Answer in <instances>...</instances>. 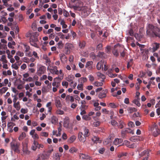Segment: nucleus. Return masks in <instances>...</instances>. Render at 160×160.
Masks as SVG:
<instances>
[{"label": "nucleus", "instance_id": "nucleus-27", "mask_svg": "<svg viewBox=\"0 0 160 160\" xmlns=\"http://www.w3.org/2000/svg\"><path fill=\"white\" fill-rule=\"evenodd\" d=\"M82 118L86 121H89L91 119V118L88 115H84L82 116Z\"/></svg>", "mask_w": 160, "mask_h": 160}, {"label": "nucleus", "instance_id": "nucleus-24", "mask_svg": "<svg viewBox=\"0 0 160 160\" xmlns=\"http://www.w3.org/2000/svg\"><path fill=\"white\" fill-rule=\"evenodd\" d=\"M152 134L154 137L157 136L158 135L160 134V129H156L155 131L153 132Z\"/></svg>", "mask_w": 160, "mask_h": 160}, {"label": "nucleus", "instance_id": "nucleus-42", "mask_svg": "<svg viewBox=\"0 0 160 160\" xmlns=\"http://www.w3.org/2000/svg\"><path fill=\"white\" fill-rule=\"evenodd\" d=\"M14 107L17 110H18L20 109V107L19 102H18L17 103H14Z\"/></svg>", "mask_w": 160, "mask_h": 160}, {"label": "nucleus", "instance_id": "nucleus-55", "mask_svg": "<svg viewBox=\"0 0 160 160\" xmlns=\"http://www.w3.org/2000/svg\"><path fill=\"white\" fill-rule=\"evenodd\" d=\"M12 67L15 70H17L18 68V64H17V63H15L14 64H12Z\"/></svg>", "mask_w": 160, "mask_h": 160}, {"label": "nucleus", "instance_id": "nucleus-40", "mask_svg": "<svg viewBox=\"0 0 160 160\" xmlns=\"http://www.w3.org/2000/svg\"><path fill=\"white\" fill-rule=\"evenodd\" d=\"M76 138L75 136H72L70 138L68 142L70 143H72L75 140Z\"/></svg>", "mask_w": 160, "mask_h": 160}, {"label": "nucleus", "instance_id": "nucleus-59", "mask_svg": "<svg viewBox=\"0 0 160 160\" xmlns=\"http://www.w3.org/2000/svg\"><path fill=\"white\" fill-rule=\"evenodd\" d=\"M126 129L127 130L128 133H131L132 134H134V132L133 130L129 128H126Z\"/></svg>", "mask_w": 160, "mask_h": 160}, {"label": "nucleus", "instance_id": "nucleus-13", "mask_svg": "<svg viewBox=\"0 0 160 160\" xmlns=\"http://www.w3.org/2000/svg\"><path fill=\"white\" fill-rule=\"evenodd\" d=\"M92 140L95 143H100L101 142V141L99 140V138L98 137L96 136H94L92 138Z\"/></svg>", "mask_w": 160, "mask_h": 160}, {"label": "nucleus", "instance_id": "nucleus-31", "mask_svg": "<svg viewBox=\"0 0 160 160\" xmlns=\"http://www.w3.org/2000/svg\"><path fill=\"white\" fill-rule=\"evenodd\" d=\"M138 137L137 136H133L131 137L130 140L132 142H135L138 139Z\"/></svg>", "mask_w": 160, "mask_h": 160}, {"label": "nucleus", "instance_id": "nucleus-32", "mask_svg": "<svg viewBox=\"0 0 160 160\" xmlns=\"http://www.w3.org/2000/svg\"><path fill=\"white\" fill-rule=\"evenodd\" d=\"M73 47V45L72 44L69 43H67L65 44V47L68 49H69L71 50V48Z\"/></svg>", "mask_w": 160, "mask_h": 160}, {"label": "nucleus", "instance_id": "nucleus-2", "mask_svg": "<svg viewBox=\"0 0 160 160\" xmlns=\"http://www.w3.org/2000/svg\"><path fill=\"white\" fill-rule=\"evenodd\" d=\"M38 35L37 33H35L31 36L29 39V42L30 44L35 47L38 48L39 47L37 43V42H39L38 36Z\"/></svg>", "mask_w": 160, "mask_h": 160}, {"label": "nucleus", "instance_id": "nucleus-14", "mask_svg": "<svg viewBox=\"0 0 160 160\" xmlns=\"http://www.w3.org/2000/svg\"><path fill=\"white\" fill-rule=\"evenodd\" d=\"M37 145H38V142H37L36 140H34V141L33 144L31 147L32 149L33 150L35 151L37 149Z\"/></svg>", "mask_w": 160, "mask_h": 160}, {"label": "nucleus", "instance_id": "nucleus-52", "mask_svg": "<svg viewBox=\"0 0 160 160\" xmlns=\"http://www.w3.org/2000/svg\"><path fill=\"white\" fill-rule=\"evenodd\" d=\"M137 109L134 108H128V110L129 111L130 113H132V112L136 111Z\"/></svg>", "mask_w": 160, "mask_h": 160}, {"label": "nucleus", "instance_id": "nucleus-41", "mask_svg": "<svg viewBox=\"0 0 160 160\" xmlns=\"http://www.w3.org/2000/svg\"><path fill=\"white\" fill-rule=\"evenodd\" d=\"M57 68H58L57 67H54L52 71L53 73L58 75L59 74V71L58 70Z\"/></svg>", "mask_w": 160, "mask_h": 160}, {"label": "nucleus", "instance_id": "nucleus-15", "mask_svg": "<svg viewBox=\"0 0 160 160\" xmlns=\"http://www.w3.org/2000/svg\"><path fill=\"white\" fill-rule=\"evenodd\" d=\"M82 132H80L78 134V138L80 141L84 142L85 141V139L82 137Z\"/></svg>", "mask_w": 160, "mask_h": 160}, {"label": "nucleus", "instance_id": "nucleus-8", "mask_svg": "<svg viewBox=\"0 0 160 160\" xmlns=\"http://www.w3.org/2000/svg\"><path fill=\"white\" fill-rule=\"evenodd\" d=\"M154 44L155 45V46H153L152 48H151L149 49L150 51L152 52H154L157 50L159 47L160 44L159 43L155 42L154 43Z\"/></svg>", "mask_w": 160, "mask_h": 160}, {"label": "nucleus", "instance_id": "nucleus-56", "mask_svg": "<svg viewBox=\"0 0 160 160\" xmlns=\"http://www.w3.org/2000/svg\"><path fill=\"white\" fill-rule=\"evenodd\" d=\"M74 78V77L72 76H69L67 78V80L68 82H71L73 80Z\"/></svg>", "mask_w": 160, "mask_h": 160}, {"label": "nucleus", "instance_id": "nucleus-19", "mask_svg": "<svg viewBox=\"0 0 160 160\" xmlns=\"http://www.w3.org/2000/svg\"><path fill=\"white\" fill-rule=\"evenodd\" d=\"M98 56L102 58H105L107 57L106 54L103 52H99Z\"/></svg>", "mask_w": 160, "mask_h": 160}, {"label": "nucleus", "instance_id": "nucleus-49", "mask_svg": "<svg viewBox=\"0 0 160 160\" xmlns=\"http://www.w3.org/2000/svg\"><path fill=\"white\" fill-rule=\"evenodd\" d=\"M56 113L59 115H62L64 114V112L60 109H58L56 111Z\"/></svg>", "mask_w": 160, "mask_h": 160}, {"label": "nucleus", "instance_id": "nucleus-33", "mask_svg": "<svg viewBox=\"0 0 160 160\" xmlns=\"http://www.w3.org/2000/svg\"><path fill=\"white\" fill-rule=\"evenodd\" d=\"M112 140L111 138H108L106 139L103 142V143L104 145H106L108 144L109 143L111 142Z\"/></svg>", "mask_w": 160, "mask_h": 160}, {"label": "nucleus", "instance_id": "nucleus-20", "mask_svg": "<svg viewBox=\"0 0 160 160\" xmlns=\"http://www.w3.org/2000/svg\"><path fill=\"white\" fill-rule=\"evenodd\" d=\"M61 156V155H60L59 153H55L53 155V158L56 160H59Z\"/></svg>", "mask_w": 160, "mask_h": 160}, {"label": "nucleus", "instance_id": "nucleus-63", "mask_svg": "<svg viewBox=\"0 0 160 160\" xmlns=\"http://www.w3.org/2000/svg\"><path fill=\"white\" fill-rule=\"evenodd\" d=\"M68 85V82L66 81H63L62 82V85L63 86H65L66 88H67Z\"/></svg>", "mask_w": 160, "mask_h": 160}, {"label": "nucleus", "instance_id": "nucleus-44", "mask_svg": "<svg viewBox=\"0 0 160 160\" xmlns=\"http://www.w3.org/2000/svg\"><path fill=\"white\" fill-rule=\"evenodd\" d=\"M83 84L82 82H81L80 84H78L77 88L78 90H83Z\"/></svg>", "mask_w": 160, "mask_h": 160}, {"label": "nucleus", "instance_id": "nucleus-17", "mask_svg": "<svg viewBox=\"0 0 160 160\" xmlns=\"http://www.w3.org/2000/svg\"><path fill=\"white\" fill-rule=\"evenodd\" d=\"M122 141V140L121 139L116 138L114 140L113 143L115 145H118L121 143Z\"/></svg>", "mask_w": 160, "mask_h": 160}, {"label": "nucleus", "instance_id": "nucleus-6", "mask_svg": "<svg viewBox=\"0 0 160 160\" xmlns=\"http://www.w3.org/2000/svg\"><path fill=\"white\" fill-rule=\"evenodd\" d=\"M46 70V67L44 66H42L40 67L37 71V74L38 75H41V74L44 73Z\"/></svg>", "mask_w": 160, "mask_h": 160}, {"label": "nucleus", "instance_id": "nucleus-16", "mask_svg": "<svg viewBox=\"0 0 160 160\" xmlns=\"http://www.w3.org/2000/svg\"><path fill=\"white\" fill-rule=\"evenodd\" d=\"M55 104L56 106L58 108H61L62 104L61 103L60 100L59 99H56L55 101Z\"/></svg>", "mask_w": 160, "mask_h": 160}, {"label": "nucleus", "instance_id": "nucleus-61", "mask_svg": "<svg viewBox=\"0 0 160 160\" xmlns=\"http://www.w3.org/2000/svg\"><path fill=\"white\" fill-rule=\"evenodd\" d=\"M59 126L58 127V133L59 134H61V131H62V125L60 123H59Z\"/></svg>", "mask_w": 160, "mask_h": 160}, {"label": "nucleus", "instance_id": "nucleus-64", "mask_svg": "<svg viewBox=\"0 0 160 160\" xmlns=\"http://www.w3.org/2000/svg\"><path fill=\"white\" fill-rule=\"evenodd\" d=\"M118 75V74H113L111 73H109L108 74V76L109 77L111 78H114L116 77Z\"/></svg>", "mask_w": 160, "mask_h": 160}, {"label": "nucleus", "instance_id": "nucleus-29", "mask_svg": "<svg viewBox=\"0 0 160 160\" xmlns=\"http://www.w3.org/2000/svg\"><path fill=\"white\" fill-rule=\"evenodd\" d=\"M60 57L62 61H65L67 58L66 56L64 54L62 53L60 54Z\"/></svg>", "mask_w": 160, "mask_h": 160}, {"label": "nucleus", "instance_id": "nucleus-43", "mask_svg": "<svg viewBox=\"0 0 160 160\" xmlns=\"http://www.w3.org/2000/svg\"><path fill=\"white\" fill-rule=\"evenodd\" d=\"M8 88L7 87H3L0 89V94H2L5 92L7 91Z\"/></svg>", "mask_w": 160, "mask_h": 160}, {"label": "nucleus", "instance_id": "nucleus-3", "mask_svg": "<svg viewBox=\"0 0 160 160\" xmlns=\"http://www.w3.org/2000/svg\"><path fill=\"white\" fill-rule=\"evenodd\" d=\"M20 143L18 142H12L10 143L11 147L12 149L15 152H19V147Z\"/></svg>", "mask_w": 160, "mask_h": 160}, {"label": "nucleus", "instance_id": "nucleus-60", "mask_svg": "<svg viewBox=\"0 0 160 160\" xmlns=\"http://www.w3.org/2000/svg\"><path fill=\"white\" fill-rule=\"evenodd\" d=\"M93 64L92 62V61H88V62L85 65L86 68L88 67L89 66L92 65Z\"/></svg>", "mask_w": 160, "mask_h": 160}, {"label": "nucleus", "instance_id": "nucleus-9", "mask_svg": "<svg viewBox=\"0 0 160 160\" xmlns=\"http://www.w3.org/2000/svg\"><path fill=\"white\" fill-rule=\"evenodd\" d=\"M125 49L124 48L123 46L121 45H120V51H122V52H120V55H121V56L122 58H124L125 56Z\"/></svg>", "mask_w": 160, "mask_h": 160}, {"label": "nucleus", "instance_id": "nucleus-53", "mask_svg": "<svg viewBox=\"0 0 160 160\" xmlns=\"http://www.w3.org/2000/svg\"><path fill=\"white\" fill-rule=\"evenodd\" d=\"M146 74V73L142 71L140 72V73L138 75V77L141 78L144 77Z\"/></svg>", "mask_w": 160, "mask_h": 160}, {"label": "nucleus", "instance_id": "nucleus-48", "mask_svg": "<svg viewBox=\"0 0 160 160\" xmlns=\"http://www.w3.org/2000/svg\"><path fill=\"white\" fill-rule=\"evenodd\" d=\"M58 48H62L63 46V44L62 41H60L58 43Z\"/></svg>", "mask_w": 160, "mask_h": 160}, {"label": "nucleus", "instance_id": "nucleus-34", "mask_svg": "<svg viewBox=\"0 0 160 160\" xmlns=\"http://www.w3.org/2000/svg\"><path fill=\"white\" fill-rule=\"evenodd\" d=\"M69 124V120L68 119H66L64 122V127L67 128L68 127Z\"/></svg>", "mask_w": 160, "mask_h": 160}, {"label": "nucleus", "instance_id": "nucleus-5", "mask_svg": "<svg viewBox=\"0 0 160 160\" xmlns=\"http://www.w3.org/2000/svg\"><path fill=\"white\" fill-rule=\"evenodd\" d=\"M151 152L150 150L147 149L145 150L143 152H142L139 154L141 157H142L144 156H146L142 160H148V158L149 156V152Z\"/></svg>", "mask_w": 160, "mask_h": 160}, {"label": "nucleus", "instance_id": "nucleus-58", "mask_svg": "<svg viewBox=\"0 0 160 160\" xmlns=\"http://www.w3.org/2000/svg\"><path fill=\"white\" fill-rule=\"evenodd\" d=\"M128 33L129 35L131 36H133L134 35V32L132 29H130L128 30Z\"/></svg>", "mask_w": 160, "mask_h": 160}, {"label": "nucleus", "instance_id": "nucleus-4", "mask_svg": "<svg viewBox=\"0 0 160 160\" xmlns=\"http://www.w3.org/2000/svg\"><path fill=\"white\" fill-rule=\"evenodd\" d=\"M120 44L118 43L114 45L112 48V54L116 57H118L119 55L118 50L119 49L120 51Z\"/></svg>", "mask_w": 160, "mask_h": 160}, {"label": "nucleus", "instance_id": "nucleus-36", "mask_svg": "<svg viewBox=\"0 0 160 160\" xmlns=\"http://www.w3.org/2000/svg\"><path fill=\"white\" fill-rule=\"evenodd\" d=\"M51 119V122L52 123L54 124L56 123L57 121V118L56 117L54 116L52 117Z\"/></svg>", "mask_w": 160, "mask_h": 160}, {"label": "nucleus", "instance_id": "nucleus-1", "mask_svg": "<svg viewBox=\"0 0 160 160\" xmlns=\"http://www.w3.org/2000/svg\"><path fill=\"white\" fill-rule=\"evenodd\" d=\"M146 32L150 36L160 38V29L152 24H148Z\"/></svg>", "mask_w": 160, "mask_h": 160}, {"label": "nucleus", "instance_id": "nucleus-46", "mask_svg": "<svg viewBox=\"0 0 160 160\" xmlns=\"http://www.w3.org/2000/svg\"><path fill=\"white\" fill-rule=\"evenodd\" d=\"M15 125V124L12 122H8L7 125L8 128H12L13 126Z\"/></svg>", "mask_w": 160, "mask_h": 160}, {"label": "nucleus", "instance_id": "nucleus-57", "mask_svg": "<svg viewBox=\"0 0 160 160\" xmlns=\"http://www.w3.org/2000/svg\"><path fill=\"white\" fill-rule=\"evenodd\" d=\"M24 47L25 49V52H28L29 50L30 49V47L29 46L27 45L26 44H24Z\"/></svg>", "mask_w": 160, "mask_h": 160}, {"label": "nucleus", "instance_id": "nucleus-37", "mask_svg": "<svg viewBox=\"0 0 160 160\" xmlns=\"http://www.w3.org/2000/svg\"><path fill=\"white\" fill-rule=\"evenodd\" d=\"M83 10L84 11V12H86L87 15H88L91 12V9L87 8V7H84V10Z\"/></svg>", "mask_w": 160, "mask_h": 160}, {"label": "nucleus", "instance_id": "nucleus-50", "mask_svg": "<svg viewBox=\"0 0 160 160\" xmlns=\"http://www.w3.org/2000/svg\"><path fill=\"white\" fill-rule=\"evenodd\" d=\"M80 81L82 82V83L84 82H86L87 81V79L86 78H81L79 79Z\"/></svg>", "mask_w": 160, "mask_h": 160}, {"label": "nucleus", "instance_id": "nucleus-54", "mask_svg": "<svg viewBox=\"0 0 160 160\" xmlns=\"http://www.w3.org/2000/svg\"><path fill=\"white\" fill-rule=\"evenodd\" d=\"M128 126L131 128H133L134 127L135 125L134 122L130 121L129 122L128 124Z\"/></svg>", "mask_w": 160, "mask_h": 160}, {"label": "nucleus", "instance_id": "nucleus-26", "mask_svg": "<svg viewBox=\"0 0 160 160\" xmlns=\"http://www.w3.org/2000/svg\"><path fill=\"white\" fill-rule=\"evenodd\" d=\"M139 100L138 98L137 99H135L132 102L138 107H140L141 105V104L139 102Z\"/></svg>", "mask_w": 160, "mask_h": 160}, {"label": "nucleus", "instance_id": "nucleus-30", "mask_svg": "<svg viewBox=\"0 0 160 160\" xmlns=\"http://www.w3.org/2000/svg\"><path fill=\"white\" fill-rule=\"evenodd\" d=\"M111 50V47L109 45H107L105 49V52L108 54H110Z\"/></svg>", "mask_w": 160, "mask_h": 160}, {"label": "nucleus", "instance_id": "nucleus-10", "mask_svg": "<svg viewBox=\"0 0 160 160\" xmlns=\"http://www.w3.org/2000/svg\"><path fill=\"white\" fill-rule=\"evenodd\" d=\"M79 155L81 159H88L91 158L90 157L88 154L80 153Z\"/></svg>", "mask_w": 160, "mask_h": 160}, {"label": "nucleus", "instance_id": "nucleus-62", "mask_svg": "<svg viewBox=\"0 0 160 160\" xmlns=\"http://www.w3.org/2000/svg\"><path fill=\"white\" fill-rule=\"evenodd\" d=\"M57 34L59 36H60V38L62 39H63L64 38V35L62 34V33L61 32H59L57 33Z\"/></svg>", "mask_w": 160, "mask_h": 160}, {"label": "nucleus", "instance_id": "nucleus-11", "mask_svg": "<svg viewBox=\"0 0 160 160\" xmlns=\"http://www.w3.org/2000/svg\"><path fill=\"white\" fill-rule=\"evenodd\" d=\"M128 133L127 130L126 129V128H124L122 130L121 132V137L123 138H125L127 135V134Z\"/></svg>", "mask_w": 160, "mask_h": 160}, {"label": "nucleus", "instance_id": "nucleus-38", "mask_svg": "<svg viewBox=\"0 0 160 160\" xmlns=\"http://www.w3.org/2000/svg\"><path fill=\"white\" fill-rule=\"evenodd\" d=\"M103 64L101 62H99L98 63L96 66L97 69L99 70L101 69V67L102 68Z\"/></svg>", "mask_w": 160, "mask_h": 160}, {"label": "nucleus", "instance_id": "nucleus-23", "mask_svg": "<svg viewBox=\"0 0 160 160\" xmlns=\"http://www.w3.org/2000/svg\"><path fill=\"white\" fill-rule=\"evenodd\" d=\"M133 64V59H130L128 62L127 65V68H128L131 67Z\"/></svg>", "mask_w": 160, "mask_h": 160}, {"label": "nucleus", "instance_id": "nucleus-7", "mask_svg": "<svg viewBox=\"0 0 160 160\" xmlns=\"http://www.w3.org/2000/svg\"><path fill=\"white\" fill-rule=\"evenodd\" d=\"M108 91L106 89L102 90V92L99 93L98 97L100 98H105L106 97V93Z\"/></svg>", "mask_w": 160, "mask_h": 160}, {"label": "nucleus", "instance_id": "nucleus-25", "mask_svg": "<svg viewBox=\"0 0 160 160\" xmlns=\"http://www.w3.org/2000/svg\"><path fill=\"white\" fill-rule=\"evenodd\" d=\"M78 150V149L76 148L75 147H72L69 150V152H70L71 153H73L74 152H77Z\"/></svg>", "mask_w": 160, "mask_h": 160}, {"label": "nucleus", "instance_id": "nucleus-45", "mask_svg": "<svg viewBox=\"0 0 160 160\" xmlns=\"http://www.w3.org/2000/svg\"><path fill=\"white\" fill-rule=\"evenodd\" d=\"M111 123L112 126H116L118 125V123L114 120H112L111 122Z\"/></svg>", "mask_w": 160, "mask_h": 160}, {"label": "nucleus", "instance_id": "nucleus-28", "mask_svg": "<svg viewBox=\"0 0 160 160\" xmlns=\"http://www.w3.org/2000/svg\"><path fill=\"white\" fill-rule=\"evenodd\" d=\"M86 42L83 41L82 42H80L79 43V47L80 48H83L85 47L86 45Z\"/></svg>", "mask_w": 160, "mask_h": 160}, {"label": "nucleus", "instance_id": "nucleus-35", "mask_svg": "<svg viewBox=\"0 0 160 160\" xmlns=\"http://www.w3.org/2000/svg\"><path fill=\"white\" fill-rule=\"evenodd\" d=\"M22 80L26 82H31L33 81V78L31 77H29L28 78L26 79L23 78Z\"/></svg>", "mask_w": 160, "mask_h": 160}, {"label": "nucleus", "instance_id": "nucleus-51", "mask_svg": "<svg viewBox=\"0 0 160 160\" xmlns=\"http://www.w3.org/2000/svg\"><path fill=\"white\" fill-rule=\"evenodd\" d=\"M102 43L98 44L97 47V50H101L102 49Z\"/></svg>", "mask_w": 160, "mask_h": 160}, {"label": "nucleus", "instance_id": "nucleus-39", "mask_svg": "<svg viewBox=\"0 0 160 160\" xmlns=\"http://www.w3.org/2000/svg\"><path fill=\"white\" fill-rule=\"evenodd\" d=\"M1 60L3 64V63H6L8 62V61L6 59V57L5 55H2L1 58Z\"/></svg>", "mask_w": 160, "mask_h": 160}, {"label": "nucleus", "instance_id": "nucleus-21", "mask_svg": "<svg viewBox=\"0 0 160 160\" xmlns=\"http://www.w3.org/2000/svg\"><path fill=\"white\" fill-rule=\"evenodd\" d=\"M26 134L24 132H22L18 137V139L20 141L22 140L26 137Z\"/></svg>", "mask_w": 160, "mask_h": 160}, {"label": "nucleus", "instance_id": "nucleus-47", "mask_svg": "<svg viewBox=\"0 0 160 160\" xmlns=\"http://www.w3.org/2000/svg\"><path fill=\"white\" fill-rule=\"evenodd\" d=\"M94 85L96 87L101 86L103 85V83L102 82H95L94 83Z\"/></svg>", "mask_w": 160, "mask_h": 160}, {"label": "nucleus", "instance_id": "nucleus-12", "mask_svg": "<svg viewBox=\"0 0 160 160\" xmlns=\"http://www.w3.org/2000/svg\"><path fill=\"white\" fill-rule=\"evenodd\" d=\"M27 145L23 146V151L24 153L27 155H29L30 153V151L28 149Z\"/></svg>", "mask_w": 160, "mask_h": 160}, {"label": "nucleus", "instance_id": "nucleus-18", "mask_svg": "<svg viewBox=\"0 0 160 160\" xmlns=\"http://www.w3.org/2000/svg\"><path fill=\"white\" fill-rule=\"evenodd\" d=\"M126 125V124L122 120H120L119 122V125H118V128L120 129L123 128Z\"/></svg>", "mask_w": 160, "mask_h": 160}, {"label": "nucleus", "instance_id": "nucleus-22", "mask_svg": "<svg viewBox=\"0 0 160 160\" xmlns=\"http://www.w3.org/2000/svg\"><path fill=\"white\" fill-rule=\"evenodd\" d=\"M89 135V130L87 128H84V136L85 138L86 137H87Z\"/></svg>", "mask_w": 160, "mask_h": 160}]
</instances>
